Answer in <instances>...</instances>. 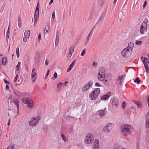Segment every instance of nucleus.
I'll list each match as a JSON object with an SVG mask.
<instances>
[{
	"mask_svg": "<svg viewBox=\"0 0 149 149\" xmlns=\"http://www.w3.org/2000/svg\"><path fill=\"white\" fill-rule=\"evenodd\" d=\"M73 130V128L72 127H70L68 130V132H71L72 130Z\"/></svg>",
	"mask_w": 149,
	"mask_h": 149,
	"instance_id": "49",
	"label": "nucleus"
},
{
	"mask_svg": "<svg viewBox=\"0 0 149 149\" xmlns=\"http://www.w3.org/2000/svg\"><path fill=\"white\" fill-rule=\"evenodd\" d=\"M41 38V35L40 33L38 34V40L39 41H40V40Z\"/></svg>",
	"mask_w": 149,
	"mask_h": 149,
	"instance_id": "48",
	"label": "nucleus"
},
{
	"mask_svg": "<svg viewBox=\"0 0 149 149\" xmlns=\"http://www.w3.org/2000/svg\"><path fill=\"white\" fill-rule=\"evenodd\" d=\"M41 119V117L37 116L36 117H33L29 123V125L32 127L35 126Z\"/></svg>",
	"mask_w": 149,
	"mask_h": 149,
	"instance_id": "2",
	"label": "nucleus"
},
{
	"mask_svg": "<svg viewBox=\"0 0 149 149\" xmlns=\"http://www.w3.org/2000/svg\"><path fill=\"white\" fill-rule=\"evenodd\" d=\"M21 64V63L20 62H18L17 64V65L16 69L17 71H18L19 70V68Z\"/></svg>",
	"mask_w": 149,
	"mask_h": 149,
	"instance_id": "35",
	"label": "nucleus"
},
{
	"mask_svg": "<svg viewBox=\"0 0 149 149\" xmlns=\"http://www.w3.org/2000/svg\"><path fill=\"white\" fill-rule=\"evenodd\" d=\"M14 146L13 144L9 145L6 149H14Z\"/></svg>",
	"mask_w": 149,
	"mask_h": 149,
	"instance_id": "33",
	"label": "nucleus"
},
{
	"mask_svg": "<svg viewBox=\"0 0 149 149\" xmlns=\"http://www.w3.org/2000/svg\"><path fill=\"white\" fill-rule=\"evenodd\" d=\"M90 86L88 85V84H86L82 88V91L84 92L86 91L87 90H88L90 88Z\"/></svg>",
	"mask_w": 149,
	"mask_h": 149,
	"instance_id": "24",
	"label": "nucleus"
},
{
	"mask_svg": "<svg viewBox=\"0 0 149 149\" xmlns=\"http://www.w3.org/2000/svg\"><path fill=\"white\" fill-rule=\"evenodd\" d=\"M59 40H55V44L56 45H57L58 43Z\"/></svg>",
	"mask_w": 149,
	"mask_h": 149,
	"instance_id": "62",
	"label": "nucleus"
},
{
	"mask_svg": "<svg viewBox=\"0 0 149 149\" xmlns=\"http://www.w3.org/2000/svg\"><path fill=\"white\" fill-rule=\"evenodd\" d=\"M135 83H136L137 84H139L141 82V81L138 77H136L134 80Z\"/></svg>",
	"mask_w": 149,
	"mask_h": 149,
	"instance_id": "31",
	"label": "nucleus"
},
{
	"mask_svg": "<svg viewBox=\"0 0 149 149\" xmlns=\"http://www.w3.org/2000/svg\"><path fill=\"white\" fill-rule=\"evenodd\" d=\"M30 98L28 97H24L22 99V101L24 104H27Z\"/></svg>",
	"mask_w": 149,
	"mask_h": 149,
	"instance_id": "21",
	"label": "nucleus"
},
{
	"mask_svg": "<svg viewBox=\"0 0 149 149\" xmlns=\"http://www.w3.org/2000/svg\"><path fill=\"white\" fill-rule=\"evenodd\" d=\"M125 74H123L122 76L120 78V83L122 79H123V78L124 77H125Z\"/></svg>",
	"mask_w": 149,
	"mask_h": 149,
	"instance_id": "54",
	"label": "nucleus"
},
{
	"mask_svg": "<svg viewBox=\"0 0 149 149\" xmlns=\"http://www.w3.org/2000/svg\"><path fill=\"white\" fill-rule=\"evenodd\" d=\"M103 74H100L98 73L97 75V78L100 81H103L104 80V78L103 77Z\"/></svg>",
	"mask_w": 149,
	"mask_h": 149,
	"instance_id": "25",
	"label": "nucleus"
},
{
	"mask_svg": "<svg viewBox=\"0 0 149 149\" xmlns=\"http://www.w3.org/2000/svg\"><path fill=\"white\" fill-rule=\"evenodd\" d=\"M65 11H64L63 12V20H64L65 19Z\"/></svg>",
	"mask_w": 149,
	"mask_h": 149,
	"instance_id": "59",
	"label": "nucleus"
},
{
	"mask_svg": "<svg viewBox=\"0 0 149 149\" xmlns=\"http://www.w3.org/2000/svg\"><path fill=\"white\" fill-rule=\"evenodd\" d=\"M54 77L52 78V79L53 80H54L57 77V74L56 72H55L54 74Z\"/></svg>",
	"mask_w": 149,
	"mask_h": 149,
	"instance_id": "37",
	"label": "nucleus"
},
{
	"mask_svg": "<svg viewBox=\"0 0 149 149\" xmlns=\"http://www.w3.org/2000/svg\"><path fill=\"white\" fill-rule=\"evenodd\" d=\"M61 137L63 139V140L65 141V142H67L68 141V140L67 139H66L65 136L64 134H61Z\"/></svg>",
	"mask_w": 149,
	"mask_h": 149,
	"instance_id": "32",
	"label": "nucleus"
},
{
	"mask_svg": "<svg viewBox=\"0 0 149 149\" xmlns=\"http://www.w3.org/2000/svg\"><path fill=\"white\" fill-rule=\"evenodd\" d=\"M74 45H73L71 46V47L70 49V50H69L70 53L71 52H72V49H73V50H74Z\"/></svg>",
	"mask_w": 149,
	"mask_h": 149,
	"instance_id": "45",
	"label": "nucleus"
},
{
	"mask_svg": "<svg viewBox=\"0 0 149 149\" xmlns=\"http://www.w3.org/2000/svg\"><path fill=\"white\" fill-rule=\"evenodd\" d=\"M129 52L130 54H131L132 52H131V49H129V48L127 47L124 48L121 52V55L123 57H126L127 55L128 54Z\"/></svg>",
	"mask_w": 149,
	"mask_h": 149,
	"instance_id": "9",
	"label": "nucleus"
},
{
	"mask_svg": "<svg viewBox=\"0 0 149 149\" xmlns=\"http://www.w3.org/2000/svg\"><path fill=\"white\" fill-rule=\"evenodd\" d=\"M91 33H89L87 37L86 38V40L88 41V40H89V38L90 37Z\"/></svg>",
	"mask_w": 149,
	"mask_h": 149,
	"instance_id": "52",
	"label": "nucleus"
},
{
	"mask_svg": "<svg viewBox=\"0 0 149 149\" xmlns=\"http://www.w3.org/2000/svg\"><path fill=\"white\" fill-rule=\"evenodd\" d=\"M100 92V89L99 88H95L93 91V93H94L95 94H97V95H98Z\"/></svg>",
	"mask_w": 149,
	"mask_h": 149,
	"instance_id": "23",
	"label": "nucleus"
},
{
	"mask_svg": "<svg viewBox=\"0 0 149 149\" xmlns=\"http://www.w3.org/2000/svg\"><path fill=\"white\" fill-rule=\"evenodd\" d=\"M73 49H72V52H71L69 54H68V58H70L72 56V54L73 53Z\"/></svg>",
	"mask_w": 149,
	"mask_h": 149,
	"instance_id": "43",
	"label": "nucleus"
},
{
	"mask_svg": "<svg viewBox=\"0 0 149 149\" xmlns=\"http://www.w3.org/2000/svg\"><path fill=\"white\" fill-rule=\"evenodd\" d=\"M40 4L39 1L37 4V6L36 8L35 11L34 18V25H35V24L37 22L39 16V9Z\"/></svg>",
	"mask_w": 149,
	"mask_h": 149,
	"instance_id": "3",
	"label": "nucleus"
},
{
	"mask_svg": "<svg viewBox=\"0 0 149 149\" xmlns=\"http://www.w3.org/2000/svg\"><path fill=\"white\" fill-rule=\"evenodd\" d=\"M43 129H44V130L45 131H47V126L46 125H45V127H43Z\"/></svg>",
	"mask_w": 149,
	"mask_h": 149,
	"instance_id": "56",
	"label": "nucleus"
},
{
	"mask_svg": "<svg viewBox=\"0 0 149 149\" xmlns=\"http://www.w3.org/2000/svg\"><path fill=\"white\" fill-rule=\"evenodd\" d=\"M114 124L112 123H108L106 124L103 129V131L104 132L109 133L111 131L113 127L112 125Z\"/></svg>",
	"mask_w": 149,
	"mask_h": 149,
	"instance_id": "7",
	"label": "nucleus"
},
{
	"mask_svg": "<svg viewBox=\"0 0 149 149\" xmlns=\"http://www.w3.org/2000/svg\"><path fill=\"white\" fill-rule=\"evenodd\" d=\"M49 72H50V70H47V74H46V75H45V79H46L47 78V76H48L49 74Z\"/></svg>",
	"mask_w": 149,
	"mask_h": 149,
	"instance_id": "50",
	"label": "nucleus"
},
{
	"mask_svg": "<svg viewBox=\"0 0 149 149\" xmlns=\"http://www.w3.org/2000/svg\"><path fill=\"white\" fill-rule=\"evenodd\" d=\"M93 135L91 133H88L86 135L84 140V142L86 144H91L93 142Z\"/></svg>",
	"mask_w": 149,
	"mask_h": 149,
	"instance_id": "6",
	"label": "nucleus"
},
{
	"mask_svg": "<svg viewBox=\"0 0 149 149\" xmlns=\"http://www.w3.org/2000/svg\"><path fill=\"white\" fill-rule=\"evenodd\" d=\"M62 84V82H59L57 84V88L58 91V92L60 91L61 90Z\"/></svg>",
	"mask_w": 149,
	"mask_h": 149,
	"instance_id": "29",
	"label": "nucleus"
},
{
	"mask_svg": "<svg viewBox=\"0 0 149 149\" xmlns=\"http://www.w3.org/2000/svg\"><path fill=\"white\" fill-rule=\"evenodd\" d=\"M36 79V77H31L32 82L34 83Z\"/></svg>",
	"mask_w": 149,
	"mask_h": 149,
	"instance_id": "44",
	"label": "nucleus"
},
{
	"mask_svg": "<svg viewBox=\"0 0 149 149\" xmlns=\"http://www.w3.org/2000/svg\"><path fill=\"white\" fill-rule=\"evenodd\" d=\"M55 13L54 12H53V13L52 14V19H54V18H55Z\"/></svg>",
	"mask_w": 149,
	"mask_h": 149,
	"instance_id": "55",
	"label": "nucleus"
},
{
	"mask_svg": "<svg viewBox=\"0 0 149 149\" xmlns=\"http://www.w3.org/2000/svg\"><path fill=\"white\" fill-rule=\"evenodd\" d=\"M105 70L104 68L103 67H101L100 68V70L98 73L103 74V75H104V77H105Z\"/></svg>",
	"mask_w": 149,
	"mask_h": 149,
	"instance_id": "20",
	"label": "nucleus"
},
{
	"mask_svg": "<svg viewBox=\"0 0 149 149\" xmlns=\"http://www.w3.org/2000/svg\"><path fill=\"white\" fill-rule=\"evenodd\" d=\"M17 78H18V74H17L16 75V76L15 77V79L14 80V82H16L17 81Z\"/></svg>",
	"mask_w": 149,
	"mask_h": 149,
	"instance_id": "51",
	"label": "nucleus"
},
{
	"mask_svg": "<svg viewBox=\"0 0 149 149\" xmlns=\"http://www.w3.org/2000/svg\"><path fill=\"white\" fill-rule=\"evenodd\" d=\"M16 55L17 58L19 57V51L16 52Z\"/></svg>",
	"mask_w": 149,
	"mask_h": 149,
	"instance_id": "61",
	"label": "nucleus"
},
{
	"mask_svg": "<svg viewBox=\"0 0 149 149\" xmlns=\"http://www.w3.org/2000/svg\"><path fill=\"white\" fill-rule=\"evenodd\" d=\"M106 108H105L104 110H101L99 111V115L100 116H103L104 114L105 113L106 111H105V109H106Z\"/></svg>",
	"mask_w": 149,
	"mask_h": 149,
	"instance_id": "27",
	"label": "nucleus"
},
{
	"mask_svg": "<svg viewBox=\"0 0 149 149\" xmlns=\"http://www.w3.org/2000/svg\"><path fill=\"white\" fill-rule=\"evenodd\" d=\"M121 108L123 109H125V102L124 101L123 102L121 106Z\"/></svg>",
	"mask_w": 149,
	"mask_h": 149,
	"instance_id": "38",
	"label": "nucleus"
},
{
	"mask_svg": "<svg viewBox=\"0 0 149 149\" xmlns=\"http://www.w3.org/2000/svg\"><path fill=\"white\" fill-rule=\"evenodd\" d=\"M4 81L5 84H10V82L6 79H4Z\"/></svg>",
	"mask_w": 149,
	"mask_h": 149,
	"instance_id": "53",
	"label": "nucleus"
},
{
	"mask_svg": "<svg viewBox=\"0 0 149 149\" xmlns=\"http://www.w3.org/2000/svg\"><path fill=\"white\" fill-rule=\"evenodd\" d=\"M13 102L14 104L17 106V109H19V102L18 99L17 98H15L13 99Z\"/></svg>",
	"mask_w": 149,
	"mask_h": 149,
	"instance_id": "18",
	"label": "nucleus"
},
{
	"mask_svg": "<svg viewBox=\"0 0 149 149\" xmlns=\"http://www.w3.org/2000/svg\"><path fill=\"white\" fill-rule=\"evenodd\" d=\"M36 70L35 69H33L32 74L31 77H36V76L37 75V73L35 72Z\"/></svg>",
	"mask_w": 149,
	"mask_h": 149,
	"instance_id": "30",
	"label": "nucleus"
},
{
	"mask_svg": "<svg viewBox=\"0 0 149 149\" xmlns=\"http://www.w3.org/2000/svg\"><path fill=\"white\" fill-rule=\"evenodd\" d=\"M94 145L95 147L97 149H98L99 148V141L97 139H95L94 141Z\"/></svg>",
	"mask_w": 149,
	"mask_h": 149,
	"instance_id": "19",
	"label": "nucleus"
},
{
	"mask_svg": "<svg viewBox=\"0 0 149 149\" xmlns=\"http://www.w3.org/2000/svg\"><path fill=\"white\" fill-rule=\"evenodd\" d=\"M98 95L95 94L94 93H93V91L90 93L89 95V97L91 100H95L97 98Z\"/></svg>",
	"mask_w": 149,
	"mask_h": 149,
	"instance_id": "12",
	"label": "nucleus"
},
{
	"mask_svg": "<svg viewBox=\"0 0 149 149\" xmlns=\"http://www.w3.org/2000/svg\"><path fill=\"white\" fill-rule=\"evenodd\" d=\"M27 104L28 107L30 108H32L34 105L33 102L32 100L30 99L29 100V101L28 102Z\"/></svg>",
	"mask_w": 149,
	"mask_h": 149,
	"instance_id": "16",
	"label": "nucleus"
},
{
	"mask_svg": "<svg viewBox=\"0 0 149 149\" xmlns=\"http://www.w3.org/2000/svg\"><path fill=\"white\" fill-rule=\"evenodd\" d=\"M30 31L29 30H26L24 33V36L27 38H29L30 37Z\"/></svg>",
	"mask_w": 149,
	"mask_h": 149,
	"instance_id": "17",
	"label": "nucleus"
},
{
	"mask_svg": "<svg viewBox=\"0 0 149 149\" xmlns=\"http://www.w3.org/2000/svg\"><path fill=\"white\" fill-rule=\"evenodd\" d=\"M148 22V20L147 19L144 20L140 26V32L142 34L144 33V31H147V23Z\"/></svg>",
	"mask_w": 149,
	"mask_h": 149,
	"instance_id": "4",
	"label": "nucleus"
},
{
	"mask_svg": "<svg viewBox=\"0 0 149 149\" xmlns=\"http://www.w3.org/2000/svg\"><path fill=\"white\" fill-rule=\"evenodd\" d=\"M93 66H97V64L96 63L95 61H94L93 63Z\"/></svg>",
	"mask_w": 149,
	"mask_h": 149,
	"instance_id": "63",
	"label": "nucleus"
},
{
	"mask_svg": "<svg viewBox=\"0 0 149 149\" xmlns=\"http://www.w3.org/2000/svg\"><path fill=\"white\" fill-rule=\"evenodd\" d=\"M134 102L139 108H141V105L140 103H139L136 101Z\"/></svg>",
	"mask_w": 149,
	"mask_h": 149,
	"instance_id": "36",
	"label": "nucleus"
},
{
	"mask_svg": "<svg viewBox=\"0 0 149 149\" xmlns=\"http://www.w3.org/2000/svg\"><path fill=\"white\" fill-rule=\"evenodd\" d=\"M17 20L18 26L19 28H20L22 26V20L19 15L18 17Z\"/></svg>",
	"mask_w": 149,
	"mask_h": 149,
	"instance_id": "26",
	"label": "nucleus"
},
{
	"mask_svg": "<svg viewBox=\"0 0 149 149\" xmlns=\"http://www.w3.org/2000/svg\"><path fill=\"white\" fill-rule=\"evenodd\" d=\"M110 92H109L105 95H104L100 97L102 100H106L108 99L111 95Z\"/></svg>",
	"mask_w": 149,
	"mask_h": 149,
	"instance_id": "10",
	"label": "nucleus"
},
{
	"mask_svg": "<svg viewBox=\"0 0 149 149\" xmlns=\"http://www.w3.org/2000/svg\"><path fill=\"white\" fill-rule=\"evenodd\" d=\"M147 3V1H145L144 3L143 6V8H144L146 6Z\"/></svg>",
	"mask_w": 149,
	"mask_h": 149,
	"instance_id": "46",
	"label": "nucleus"
},
{
	"mask_svg": "<svg viewBox=\"0 0 149 149\" xmlns=\"http://www.w3.org/2000/svg\"><path fill=\"white\" fill-rule=\"evenodd\" d=\"M48 63L49 61L47 59H46L45 62V64L46 65H48Z\"/></svg>",
	"mask_w": 149,
	"mask_h": 149,
	"instance_id": "57",
	"label": "nucleus"
},
{
	"mask_svg": "<svg viewBox=\"0 0 149 149\" xmlns=\"http://www.w3.org/2000/svg\"><path fill=\"white\" fill-rule=\"evenodd\" d=\"M93 81L91 80L89 81V82L87 83L88 85L90 86V87L93 85Z\"/></svg>",
	"mask_w": 149,
	"mask_h": 149,
	"instance_id": "40",
	"label": "nucleus"
},
{
	"mask_svg": "<svg viewBox=\"0 0 149 149\" xmlns=\"http://www.w3.org/2000/svg\"><path fill=\"white\" fill-rule=\"evenodd\" d=\"M112 106L113 109L117 108L119 105V101L118 99L116 97L111 98Z\"/></svg>",
	"mask_w": 149,
	"mask_h": 149,
	"instance_id": "8",
	"label": "nucleus"
},
{
	"mask_svg": "<svg viewBox=\"0 0 149 149\" xmlns=\"http://www.w3.org/2000/svg\"><path fill=\"white\" fill-rule=\"evenodd\" d=\"M76 61V59L74 60L71 63V64L70 65L67 70V72H69L71 70L74 65Z\"/></svg>",
	"mask_w": 149,
	"mask_h": 149,
	"instance_id": "15",
	"label": "nucleus"
},
{
	"mask_svg": "<svg viewBox=\"0 0 149 149\" xmlns=\"http://www.w3.org/2000/svg\"><path fill=\"white\" fill-rule=\"evenodd\" d=\"M143 59H144V60L143 61V63L145 69L148 68H149L147 63V62L149 63V62L146 61L149 58H146L145 57H143L141 58V60H143Z\"/></svg>",
	"mask_w": 149,
	"mask_h": 149,
	"instance_id": "13",
	"label": "nucleus"
},
{
	"mask_svg": "<svg viewBox=\"0 0 149 149\" xmlns=\"http://www.w3.org/2000/svg\"><path fill=\"white\" fill-rule=\"evenodd\" d=\"M13 93L15 95L16 97H19V96H22L23 95V93L15 89L13 90Z\"/></svg>",
	"mask_w": 149,
	"mask_h": 149,
	"instance_id": "14",
	"label": "nucleus"
},
{
	"mask_svg": "<svg viewBox=\"0 0 149 149\" xmlns=\"http://www.w3.org/2000/svg\"><path fill=\"white\" fill-rule=\"evenodd\" d=\"M68 83V81H65L64 83H62V85L63 86H65L66 84H67Z\"/></svg>",
	"mask_w": 149,
	"mask_h": 149,
	"instance_id": "60",
	"label": "nucleus"
},
{
	"mask_svg": "<svg viewBox=\"0 0 149 149\" xmlns=\"http://www.w3.org/2000/svg\"><path fill=\"white\" fill-rule=\"evenodd\" d=\"M86 53V50L85 49H84L81 54V55L82 56H84Z\"/></svg>",
	"mask_w": 149,
	"mask_h": 149,
	"instance_id": "41",
	"label": "nucleus"
},
{
	"mask_svg": "<svg viewBox=\"0 0 149 149\" xmlns=\"http://www.w3.org/2000/svg\"><path fill=\"white\" fill-rule=\"evenodd\" d=\"M119 148L118 144H115L114 145V147L113 149H119Z\"/></svg>",
	"mask_w": 149,
	"mask_h": 149,
	"instance_id": "39",
	"label": "nucleus"
},
{
	"mask_svg": "<svg viewBox=\"0 0 149 149\" xmlns=\"http://www.w3.org/2000/svg\"><path fill=\"white\" fill-rule=\"evenodd\" d=\"M7 62V59L6 57H4L2 58V63L4 65H6V63Z\"/></svg>",
	"mask_w": 149,
	"mask_h": 149,
	"instance_id": "28",
	"label": "nucleus"
},
{
	"mask_svg": "<svg viewBox=\"0 0 149 149\" xmlns=\"http://www.w3.org/2000/svg\"><path fill=\"white\" fill-rule=\"evenodd\" d=\"M107 10V8L106 7V8H105L104 9L103 11L102 14H101V15L100 16L97 22V23L95 24L94 26L93 27L92 29H93V30H94L97 24H98L99 22H100V23H101L102 22L103 19H104L105 16V15H106Z\"/></svg>",
	"mask_w": 149,
	"mask_h": 149,
	"instance_id": "5",
	"label": "nucleus"
},
{
	"mask_svg": "<svg viewBox=\"0 0 149 149\" xmlns=\"http://www.w3.org/2000/svg\"><path fill=\"white\" fill-rule=\"evenodd\" d=\"M59 31L58 30H57L56 31V40H59Z\"/></svg>",
	"mask_w": 149,
	"mask_h": 149,
	"instance_id": "34",
	"label": "nucleus"
},
{
	"mask_svg": "<svg viewBox=\"0 0 149 149\" xmlns=\"http://www.w3.org/2000/svg\"><path fill=\"white\" fill-rule=\"evenodd\" d=\"M146 139L148 142L149 143V135L147 137Z\"/></svg>",
	"mask_w": 149,
	"mask_h": 149,
	"instance_id": "64",
	"label": "nucleus"
},
{
	"mask_svg": "<svg viewBox=\"0 0 149 149\" xmlns=\"http://www.w3.org/2000/svg\"><path fill=\"white\" fill-rule=\"evenodd\" d=\"M142 43V42L141 41H136L135 44L136 45H140Z\"/></svg>",
	"mask_w": 149,
	"mask_h": 149,
	"instance_id": "42",
	"label": "nucleus"
},
{
	"mask_svg": "<svg viewBox=\"0 0 149 149\" xmlns=\"http://www.w3.org/2000/svg\"><path fill=\"white\" fill-rule=\"evenodd\" d=\"M146 126L147 128H149V112L147 113L145 118Z\"/></svg>",
	"mask_w": 149,
	"mask_h": 149,
	"instance_id": "11",
	"label": "nucleus"
},
{
	"mask_svg": "<svg viewBox=\"0 0 149 149\" xmlns=\"http://www.w3.org/2000/svg\"><path fill=\"white\" fill-rule=\"evenodd\" d=\"M147 102H148V106H149V97L148 96H147Z\"/></svg>",
	"mask_w": 149,
	"mask_h": 149,
	"instance_id": "58",
	"label": "nucleus"
},
{
	"mask_svg": "<svg viewBox=\"0 0 149 149\" xmlns=\"http://www.w3.org/2000/svg\"><path fill=\"white\" fill-rule=\"evenodd\" d=\"M95 86L97 87H101L102 86L99 83L96 82L95 85Z\"/></svg>",
	"mask_w": 149,
	"mask_h": 149,
	"instance_id": "47",
	"label": "nucleus"
},
{
	"mask_svg": "<svg viewBox=\"0 0 149 149\" xmlns=\"http://www.w3.org/2000/svg\"><path fill=\"white\" fill-rule=\"evenodd\" d=\"M120 131L122 133L131 134L133 130L132 127L129 125L125 124L120 126Z\"/></svg>",
	"mask_w": 149,
	"mask_h": 149,
	"instance_id": "1",
	"label": "nucleus"
},
{
	"mask_svg": "<svg viewBox=\"0 0 149 149\" xmlns=\"http://www.w3.org/2000/svg\"><path fill=\"white\" fill-rule=\"evenodd\" d=\"M134 46V44L132 42H131L128 44L127 47L129 48V49H131V52H132V50Z\"/></svg>",
	"mask_w": 149,
	"mask_h": 149,
	"instance_id": "22",
	"label": "nucleus"
}]
</instances>
